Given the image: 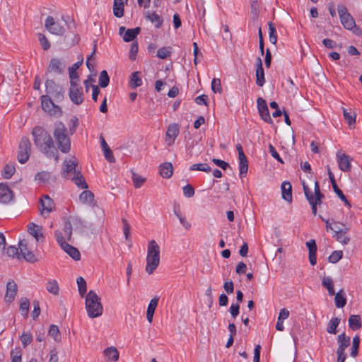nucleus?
I'll list each match as a JSON object with an SVG mask.
<instances>
[{
    "mask_svg": "<svg viewBox=\"0 0 362 362\" xmlns=\"http://www.w3.org/2000/svg\"><path fill=\"white\" fill-rule=\"evenodd\" d=\"M34 144L39 151L48 158L59 161L58 150L51 135L42 127H35L32 131Z\"/></svg>",
    "mask_w": 362,
    "mask_h": 362,
    "instance_id": "f257e3e1",
    "label": "nucleus"
},
{
    "mask_svg": "<svg viewBox=\"0 0 362 362\" xmlns=\"http://www.w3.org/2000/svg\"><path fill=\"white\" fill-rule=\"evenodd\" d=\"M160 247L158 243L151 240L148 243L146 264L145 267L146 272L148 274H151L157 269L160 264Z\"/></svg>",
    "mask_w": 362,
    "mask_h": 362,
    "instance_id": "f03ea898",
    "label": "nucleus"
},
{
    "mask_svg": "<svg viewBox=\"0 0 362 362\" xmlns=\"http://www.w3.org/2000/svg\"><path fill=\"white\" fill-rule=\"evenodd\" d=\"M53 134L57 146V150L64 153H69L71 149V140L67 135L66 128L62 122L56 124Z\"/></svg>",
    "mask_w": 362,
    "mask_h": 362,
    "instance_id": "7ed1b4c3",
    "label": "nucleus"
},
{
    "mask_svg": "<svg viewBox=\"0 0 362 362\" xmlns=\"http://www.w3.org/2000/svg\"><path fill=\"white\" fill-rule=\"evenodd\" d=\"M303 186L306 199L311 205L313 214L315 215L317 206L321 203V199L323 197V195L320 193L319 184L317 181L315 182L314 194H313L309 187L305 183H303Z\"/></svg>",
    "mask_w": 362,
    "mask_h": 362,
    "instance_id": "20e7f679",
    "label": "nucleus"
},
{
    "mask_svg": "<svg viewBox=\"0 0 362 362\" xmlns=\"http://www.w3.org/2000/svg\"><path fill=\"white\" fill-rule=\"evenodd\" d=\"M54 235L57 243L60 245L61 247L64 250V252H66L71 257L75 260H78L80 259L79 251L76 247L71 246L66 242L65 238L63 236V234L61 231L56 230L54 232Z\"/></svg>",
    "mask_w": 362,
    "mask_h": 362,
    "instance_id": "39448f33",
    "label": "nucleus"
},
{
    "mask_svg": "<svg viewBox=\"0 0 362 362\" xmlns=\"http://www.w3.org/2000/svg\"><path fill=\"white\" fill-rule=\"evenodd\" d=\"M337 11L340 21L344 28L346 30H352L356 25L354 18L348 12L346 7L343 4L337 6Z\"/></svg>",
    "mask_w": 362,
    "mask_h": 362,
    "instance_id": "423d86ee",
    "label": "nucleus"
},
{
    "mask_svg": "<svg viewBox=\"0 0 362 362\" xmlns=\"http://www.w3.org/2000/svg\"><path fill=\"white\" fill-rule=\"evenodd\" d=\"M31 153V144L29 139L23 136L19 144L18 152V160L21 163H25L29 159Z\"/></svg>",
    "mask_w": 362,
    "mask_h": 362,
    "instance_id": "0eeeda50",
    "label": "nucleus"
},
{
    "mask_svg": "<svg viewBox=\"0 0 362 362\" xmlns=\"http://www.w3.org/2000/svg\"><path fill=\"white\" fill-rule=\"evenodd\" d=\"M78 160L75 157L66 158L63 162L62 176L65 179H70L78 170H76Z\"/></svg>",
    "mask_w": 362,
    "mask_h": 362,
    "instance_id": "6e6552de",
    "label": "nucleus"
},
{
    "mask_svg": "<svg viewBox=\"0 0 362 362\" xmlns=\"http://www.w3.org/2000/svg\"><path fill=\"white\" fill-rule=\"evenodd\" d=\"M46 95L52 98L57 102L62 100L64 94L62 93V88L57 85L53 80L48 79L45 83Z\"/></svg>",
    "mask_w": 362,
    "mask_h": 362,
    "instance_id": "1a4fd4ad",
    "label": "nucleus"
},
{
    "mask_svg": "<svg viewBox=\"0 0 362 362\" xmlns=\"http://www.w3.org/2000/svg\"><path fill=\"white\" fill-rule=\"evenodd\" d=\"M41 105L43 110L47 112L50 115L59 116L62 114L59 106L55 105L48 95L41 96Z\"/></svg>",
    "mask_w": 362,
    "mask_h": 362,
    "instance_id": "9d476101",
    "label": "nucleus"
},
{
    "mask_svg": "<svg viewBox=\"0 0 362 362\" xmlns=\"http://www.w3.org/2000/svg\"><path fill=\"white\" fill-rule=\"evenodd\" d=\"M334 223L335 224V230L334 231V234L333 235V237L338 242L343 245H346L350 240L349 238L346 235V233L349 230V228L341 222H334Z\"/></svg>",
    "mask_w": 362,
    "mask_h": 362,
    "instance_id": "9b49d317",
    "label": "nucleus"
},
{
    "mask_svg": "<svg viewBox=\"0 0 362 362\" xmlns=\"http://www.w3.org/2000/svg\"><path fill=\"white\" fill-rule=\"evenodd\" d=\"M45 27L49 33L54 35H62L64 33V25H61L59 21H56L51 16L47 17Z\"/></svg>",
    "mask_w": 362,
    "mask_h": 362,
    "instance_id": "f8f14e48",
    "label": "nucleus"
},
{
    "mask_svg": "<svg viewBox=\"0 0 362 362\" xmlns=\"http://www.w3.org/2000/svg\"><path fill=\"white\" fill-rule=\"evenodd\" d=\"M39 202V211L41 215H43L45 212L47 214L51 213L55 209L54 201L47 194L42 195Z\"/></svg>",
    "mask_w": 362,
    "mask_h": 362,
    "instance_id": "ddd939ff",
    "label": "nucleus"
},
{
    "mask_svg": "<svg viewBox=\"0 0 362 362\" xmlns=\"http://www.w3.org/2000/svg\"><path fill=\"white\" fill-rule=\"evenodd\" d=\"M19 250L20 259L23 258L30 263H35L37 261L35 255L32 251L28 250L27 244L23 240L19 242Z\"/></svg>",
    "mask_w": 362,
    "mask_h": 362,
    "instance_id": "4468645a",
    "label": "nucleus"
},
{
    "mask_svg": "<svg viewBox=\"0 0 362 362\" xmlns=\"http://www.w3.org/2000/svg\"><path fill=\"white\" fill-rule=\"evenodd\" d=\"M257 109H258V111H259L261 118L264 121H265L268 123H272V120L271 119L269 109H268V107H267L265 100H264L262 98H259L257 100Z\"/></svg>",
    "mask_w": 362,
    "mask_h": 362,
    "instance_id": "2eb2a0df",
    "label": "nucleus"
},
{
    "mask_svg": "<svg viewBox=\"0 0 362 362\" xmlns=\"http://www.w3.org/2000/svg\"><path fill=\"white\" fill-rule=\"evenodd\" d=\"M82 88L78 85V83L71 84L69 97L74 103L78 105L82 103Z\"/></svg>",
    "mask_w": 362,
    "mask_h": 362,
    "instance_id": "dca6fc26",
    "label": "nucleus"
},
{
    "mask_svg": "<svg viewBox=\"0 0 362 362\" xmlns=\"http://www.w3.org/2000/svg\"><path fill=\"white\" fill-rule=\"evenodd\" d=\"M103 313V306L100 298L95 293L92 291V318L100 317Z\"/></svg>",
    "mask_w": 362,
    "mask_h": 362,
    "instance_id": "f3484780",
    "label": "nucleus"
},
{
    "mask_svg": "<svg viewBox=\"0 0 362 362\" xmlns=\"http://www.w3.org/2000/svg\"><path fill=\"white\" fill-rule=\"evenodd\" d=\"M66 65L64 62L58 58H52L47 66L48 72H53L57 74L63 73Z\"/></svg>",
    "mask_w": 362,
    "mask_h": 362,
    "instance_id": "a211bd4d",
    "label": "nucleus"
},
{
    "mask_svg": "<svg viewBox=\"0 0 362 362\" xmlns=\"http://www.w3.org/2000/svg\"><path fill=\"white\" fill-rule=\"evenodd\" d=\"M180 132L179 126L177 124H171L168 126L166 134H165V141L168 145L172 146L177 137Z\"/></svg>",
    "mask_w": 362,
    "mask_h": 362,
    "instance_id": "6ab92c4d",
    "label": "nucleus"
},
{
    "mask_svg": "<svg viewBox=\"0 0 362 362\" xmlns=\"http://www.w3.org/2000/svg\"><path fill=\"white\" fill-rule=\"evenodd\" d=\"M140 28L139 27L132 29H127L122 26L119 29V33L122 36L124 42H131L139 34Z\"/></svg>",
    "mask_w": 362,
    "mask_h": 362,
    "instance_id": "aec40b11",
    "label": "nucleus"
},
{
    "mask_svg": "<svg viewBox=\"0 0 362 362\" xmlns=\"http://www.w3.org/2000/svg\"><path fill=\"white\" fill-rule=\"evenodd\" d=\"M18 287L13 279L9 280L6 284V292L5 300L6 302L11 303L17 293Z\"/></svg>",
    "mask_w": 362,
    "mask_h": 362,
    "instance_id": "412c9836",
    "label": "nucleus"
},
{
    "mask_svg": "<svg viewBox=\"0 0 362 362\" xmlns=\"http://www.w3.org/2000/svg\"><path fill=\"white\" fill-rule=\"evenodd\" d=\"M13 198V193L8 186L5 184H0V202L6 204Z\"/></svg>",
    "mask_w": 362,
    "mask_h": 362,
    "instance_id": "4be33fe9",
    "label": "nucleus"
},
{
    "mask_svg": "<svg viewBox=\"0 0 362 362\" xmlns=\"http://www.w3.org/2000/svg\"><path fill=\"white\" fill-rule=\"evenodd\" d=\"M42 228L34 223H30L28 225V231L33 235L37 242L43 241L45 238L42 233Z\"/></svg>",
    "mask_w": 362,
    "mask_h": 362,
    "instance_id": "5701e85b",
    "label": "nucleus"
},
{
    "mask_svg": "<svg viewBox=\"0 0 362 362\" xmlns=\"http://www.w3.org/2000/svg\"><path fill=\"white\" fill-rule=\"evenodd\" d=\"M106 362H117L119 359V351L114 346H110L103 351Z\"/></svg>",
    "mask_w": 362,
    "mask_h": 362,
    "instance_id": "b1692460",
    "label": "nucleus"
},
{
    "mask_svg": "<svg viewBox=\"0 0 362 362\" xmlns=\"http://www.w3.org/2000/svg\"><path fill=\"white\" fill-rule=\"evenodd\" d=\"M337 163L341 171L347 172L351 170V159L346 154L337 155Z\"/></svg>",
    "mask_w": 362,
    "mask_h": 362,
    "instance_id": "393cba45",
    "label": "nucleus"
},
{
    "mask_svg": "<svg viewBox=\"0 0 362 362\" xmlns=\"http://www.w3.org/2000/svg\"><path fill=\"white\" fill-rule=\"evenodd\" d=\"M159 298L156 296L153 298L150 303H148L147 310H146V318L149 323L153 322V315L156 310V307L158 306Z\"/></svg>",
    "mask_w": 362,
    "mask_h": 362,
    "instance_id": "a878e982",
    "label": "nucleus"
},
{
    "mask_svg": "<svg viewBox=\"0 0 362 362\" xmlns=\"http://www.w3.org/2000/svg\"><path fill=\"white\" fill-rule=\"evenodd\" d=\"M338 348L337 351H345V349L350 345L351 339L344 332L337 337Z\"/></svg>",
    "mask_w": 362,
    "mask_h": 362,
    "instance_id": "bb28decb",
    "label": "nucleus"
},
{
    "mask_svg": "<svg viewBox=\"0 0 362 362\" xmlns=\"http://www.w3.org/2000/svg\"><path fill=\"white\" fill-rule=\"evenodd\" d=\"M281 196L282 198L291 203L292 202V192H291V185L289 182L284 181L282 182L281 186Z\"/></svg>",
    "mask_w": 362,
    "mask_h": 362,
    "instance_id": "cd10ccee",
    "label": "nucleus"
},
{
    "mask_svg": "<svg viewBox=\"0 0 362 362\" xmlns=\"http://www.w3.org/2000/svg\"><path fill=\"white\" fill-rule=\"evenodd\" d=\"M92 212H93L96 216L95 224L98 226H102L105 219V212L100 206L93 203V200Z\"/></svg>",
    "mask_w": 362,
    "mask_h": 362,
    "instance_id": "c85d7f7f",
    "label": "nucleus"
},
{
    "mask_svg": "<svg viewBox=\"0 0 362 362\" xmlns=\"http://www.w3.org/2000/svg\"><path fill=\"white\" fill-rule=\"evenodd\" d=\"M257 61H258V64H257V67L256 69V83L259 86L262 87V86H263V85L265 83L264 73V69L262 68V64L261 59L258 58Z\"/></svg>",
    "mask_w": 362,
    "mask_h": 362,
    "instance_id": "c756f323",
    "label": "nucleus"
},
{
    "mask_svg": "<svg viewBox=\"0 0 362 362\" xmlns=\"http://www.w3.org/2000/svg\"><path fill=\"white\" fill-rule=\"evenodd\" d=\"M75 185L81 189H88V185L86 182L85 178L80 171L76 173L74 176L70 178Z\"/></svg>",
    "mask_w": 362,
    "mask_h": 362,
    "instance_id": "7c9ffc66",
    "label": "nucleus"
},
{
    "mask_svg": "<svg viewBox=\"0 0 362 362\" xmlns=\"http://www.w3.org/2000/svg\"><path fill=\"white\" fill-rule=\"evenodd\" d=\"M322 286L327 290L329 296H334L335 294L334 281L332 277L328 276H322Z\"/></svg>",
    "mask_w": 362,
    "mask_h": 362,
    "instance_id": "2f4dec72",
    "label": "nucleus"
},
{
    "mask_svg": "<svg viewBox=\"0 0 362 362\" xmlns=\"http://www.w3.org/2000/svg\"><path fill=\"white\" fill-rule=\"evenodd\" d=\"M240 176L245 177L248 170V161L244 153H240L238 157Z\"/></svg>",
    "mask_w": 362,
    "mask_h": 362,
    "instance_id": "473e14b6",
    "label": "nucleus"
},
{
    "mask_svg": "<svg viewBox=\"0 0 362 362\" xmlns=\"http://www.w3.org/2000/svg\"><path fill=\"white\" fill-rule=\"evenodd\" d=\"M174 214L179 219L180 224L185 230H189L191 228V223L188 221L184 214H182L179 208L174 207Z\"/></svg>",
    "mask_w": 362,
    "mask_h": 362,
    "instance_id": "72a5a7b5",
    "label": "nucleus"
},
{
    "mask_svg": "<svg viewBox=\"0 0 362 362\" xmlns=\"http://www.w3.org/2000/svg\"><path fill=\"white\" fill-rule=\"evenodd\" d=\"M173 172V167L170 163H164L160 165V175L164 178H170Z\"/></svg>",
    "mask_w": 362,
    "mask_h": 362,
    "instance_id": "f704fd0d",
    "label": "nucleus"
},
{
    "mask_svg": "<svg viewBox=\"0 0 362 362\" xmlns=\"http://www.w3.org/2000/svg\"><path fill=\"white\" fill-rule=\"evenodd\" d=\"M362 326L361 317L358 315H352L349 318V327L351 329L356 331Z\"/></svg>",
    "mask_w": 362,
    "mask_h": 362,
    "instance_id": "c9c22d12",
    "label": "nucleus"
},
{
    "mask_svg": "<svg viewBox=\"0 0 362 362\" xmlns=\"http://www.w3.org/2000/svg\"><path fill=\"white\" fill-rule=\"evenodd\" d=\"M334 303L335 305L338 308H344L346 304V298L343 289L339 290L337 293L334 294Z\"/></svg>",
    "mask_w": 362,
    "mask_h": 362,
    "instance_id": "e433bc0d",
    "label": "nucleus"
},
{
    "mask_svg": "<svg viewBox=\"0 0 362 362\" xmlns=\"http://www.w3.org/2000/svg\"><path fill=\"white\" fill-rule=\"evenodd\" d=\"M113 13L117 18H121L124 16L123 0H114Z\"/></svg>",
    "mask_w": 362,
    "mask_h": 362,
    "instance_id": "4c0bfd02",
    "label": "nucleus"
},
{
    "mask_svg": "<svg viewBox=\"0 0 362 362\" xmlns=\"http://www.w3.org/2000/svg\"><path fill=\"white\" fill-rule=\"evenodd\" d=\"M343 115L350 127L354 125L356 122V113L352 110L343 108Z\"/></svg>",
    "mask_w": 362,
    "mask_h": 362,
    "instance_id": "58836bf2",
    "label": "nucleus"
},
{
    "mask_svg": "<svg viewBox=\"0 0 362 362\" xmlns=\"http://www.w3.org/2000/svg\"><path fill=\"white\" fill-rule=\"evenodd\" d=\"M52 175L50 173L47 171H42L37 173L35 176V180L38 181L40 183L47 184L49 182Z\"/></svg>",
    "mask_w": 362,
    "mask_h": 362,
    "instance_id": "ea45409f",
    "label": "nucleus"
},
{
    "mask_svg": "<svg viewBox=\"0 0 362 362\" xmlns=\"http://www.w3.org/2000/svg\"><path fill=\"white\" fill-rule=\"evenodd\" d=\"M340 323V319L338 317H332L327 327V332L330 334H336L337 333V328L338 325Z\"/></svg>",
    "mask_w": 362,
    "mask_h": 362,
    "instance_id": "a19ab883",
    "label": "nucleus"
},
{
    "mask_svg": "<svg viewBox=\"0 0 362 362\" xmlns=\"http://www.w3.org/2000/svg\"><path fill=\"white\" fill-rule=\"evenodd\" d=\"M142 85L141 78L139 76V72L135 71L132 74L130 77V86L132 88H136Z\"/></svg>",
    "mask_w": 362,
    "mask_h": 362,
    "instance_id": "79ce46f5",
    "label": "nucleus"
},
{
    "mask_svg": "<svg viewBox=\"0 0 362 362\" xmlns=\"http://www.w3.org/2000/svg\"><path fill=\"white\" fill-rule=\"evenodd\" d=\"M172 54V48L170 47H163L158 49L156 57L161 59L169 57Z\"/></svg>",
    "mask_w": 362,
    "mask_h": 362,
    "instance_id": "37998d69",
    "label": "nucleus"
},
{
    "mask_svg": "<svg viewBox=\"0 0 362 362\" xmlns=\"http://www.w3.org/2000/svg\"><path fill=\"white\" fill-rule=\"evenodd\" d=\"M76 283L78 285V292L81 297H84L87 291V284L85 279L80 276L77 278Z\"/></svg>",
    "mask_w": 362,
    "mask_h": 362,
    "instance_id": "c03bdc74",
    "label": "nucleus"
},
{
    "mask_svg": "<svg viewBox=\"0 0 362 362\" xmlns=\"http://www.w3.org/2000/svg\"><path fill=\"white\" fill-rule=\"evenodd\" d=\"M30 302L27 298H22L21 299L20 311L21 315L27 317L29 312Z\"/></svg>",
    "mask_w": 362,
    "mask_h": 362,
    "instance_id": "a18cd8bd",
    "label": "nucleus"
},
{
    "mask_svg": "<svg viewBox=\"0 0 362 362\" xmlns=\"http://www.w3.org/2000/svg\"><path fill=\"white\" fill-rule=\"evenodd\" d=\"M110 82V78L107 74V72L105 70H103L100 72L98 79L99 86L101 88H105L108 86Z\"/></svg>",
    "mask_w": 362,
    "mask_h": 362,
    "instance_id": "49530a36",
    "label": "nucleus"
},
{
    "mask_svg": "<svg viewBox=\"0 0 362 362\" xmlns=\"http://www.w3.org/2000/svg\"><path fill=\"white\" fill-rule=\"evenodd\" d=\"M48 292L54 295H57L59 293V286L55 280H49L46 286Z\"/></svg>",
    "mask_w": 362,
    "mask_h": 362,
    "instance_id": "de8ad7c7",
    "label": "nucleus"
},
{
    "mask_svg": "<svg viewBox=\"0 0 362 362\" xmlns=\"http://www.w3.org/2000/svg\"><path fill=\"white\" fill-rule=\"evenodd\" d=\"M269 37L271 43L275 45L277 41L276 30L272 22L268 23Z\"/></svg>",
    "mask_w": 362,
    "mask_h": 362,
    "instance_id": "09e8293b",
    "label": "nucleus"
},
{
    "mask_svg": "<svg viewBox=\"0 0 362 362\" xmlns=\"http://www.w3.org/2000/svg\"><path fill=\"white\" fill-rule=\"evenodd\" d=\"M189 170L209 173L211 171V167L206 163H196L191 165Z\"/></svg>",
    "mask_w": 362,
    "mask_h": 362,
    "instance_id": "8fccbe9b",
    "label": "nucleus"
},
{
    "mask_svg": "<svg viewBox=\"0 0 362 362\" xmlns=\"http://www.w3.org/2000/svg\"><path fill=\"white\" fill-rule=\"evenodd\" d=\"M48 334L53 337L55 341H59L60 339V332L58 326L55 325H50Z\"/></svg>",
    "mask_w": 362,
    "mask_h": 362,
    "instance_id": "3c124183",
    "label": "nucleus"
},
{
    "mask_svg": "<svg viewBox=\"0 0 362 362\" xmlns=\"http://www.w3.org/2000/svg\"><path fill=\"white\" fill-rule=\"evenodd\" d=\"M343 256V252L341 250L334 251L328 257V260L330 263L335 264L338 262Z\"/></svg>",
    "mask_w": 362,
    "mask_h": 362,
    "instance_id": "603ef678",
    "label": "nucleus"
},
{
    "mask_svg": "<svg viewBox=\"0 0 362 362\" xmlns=\"http://www.w3.org/2000/svg\"><path fill=\"white\" fill-rule=\"evenodd\" d=\"M6 254L8 257L13 258H17L20 259V250L19 247H16V246H9L6 250Z\"/></svg>",
    "mask_w": 362,
    "mask_h": 362,
    "instance_id": "864d4df0",
    "label": "nucleus"
},
{
    "mask_svg": "<svg viewBox=\"0 0 362 362\" xmlns=\"http://www.w3.org/2000/svg\"><path fill=\"white\" fill-rule=\"evenodd\" d=\"M15 170H15V168H14L13 165H6L4 168V170H3V173H2V176L5 179H9L14 174Z\"/></svg>",
    "mask_w": 362,
    "mask_h": 362,
    "instance_id": "5fc2aeb1",
    "label": "nucleus"
},
{
    "mask_svg": "<svg viewBox=\"0 0 362 362\" xmlns=\"http://www.w3.org/2000/svg\"><path fill=\"white\" fill-rule=\"evenodd\" d=\"M148 18L153 23H155L156 26L157 28H159L161 26L163 23V21L160 18V16L158 15L156 13H151V14L148 15Z\"/></svg>",
    "mask_w": 362,
    "mask_h": 362,
    "instance_id": "6e6d98bb",
    "label": "nucleus"
},
{
    "mask_svg": "<svg viewBox=\"0 0 362 362\" xmlns=\"http://www.w3.org/2000/svg\"><path fill=\"white\" fill-rule=\"evenodd\" d=\"M333 189L334 192L337 194L339 198L344 202V204L348 206L351 207V204L347 200L342 191L338 187L337 185H334Z\"/></svg>",
    "mask_w": 362,
    "mask_h": 362,
    "instance_id": "4d7b16f0",
    "label": "nucleus"
},
{
    "mask_svg": "<svg viewBox=\"0 0 362 362\" xmlns=\"http://www.w3.org/2000/svg\"><path fill=\"white\" fill-rule=\"evenodd\" d=\"M21 340L23 346L25 347L33 341V335L30 332H23L21 337Z\"/></svg>",
    "mask_w": 362,
    "mask_h": 362,
    "instance_id": "13d9d810",
    "label": "nucleus"
},
{
    "mask_svg": "<svg viewBox=\"0 0 362 362\" xmlns=\"http://www.w3.org/2000/svg\"><path fill=\"white\" fill-rule=\"evenodd\" d=\"M64 235L67 238V240H70L71 234H72V226H71V222L68 220H66L64 221Z\"/></svg>",
    "mask_w": 362,
    "mask_h": 362,
    "instance_id": "bf43d9fd",
    "label": "nucleus"
},
{
    "mask_svg": "<svg viewBox=\"0 0 362 362\" xmlns=\"http://www.w3.org/2000/svg\"><path fill=\"white\" fill-rule=\"evenodd\" d=\"M132 180H133L134 187L136 188H139L144 183L145 178L136 175V173H132Z\"/></svg>",
    "mask_w": 362,
    "mask_h": 362,
    "instance_id": "052dcab7",
    "label": "nucleus"
},
{
    "mask_svg": "<svg viewBox=\"0 0 362 362\" xmlns=\"http://www.w3.org/2000/svg\"><path fill=\"white\" fill-rule=\"evenodd\" d=\"M139 47L137 42H132L130 46L129 57L132 61L136 59Z\"/></svg>",
    "mask_w": 362,
    "mask_h": 362,
    "instance_id": "680f3d73",
    "label": "nucleus"
},
{
    "mask_svg": "<svg viewBox=\"0 0 362 362\" xmlns=\"http://www.w3.org/2000/svg\"><path fill=\"white\" fill-rule=\"evenodd\" d=\"M38 39L40 42L41 46L42 47V49L44 50H48L50 47V44L46 36L43 34L40 33L38 35Z\"/></svg>",
    "mask_w": 362,
    "mask_h": 362,
    "instance_id": "e2e57ef3",
    "label": "nucleus"
},
{
    "mask_svg": "<svg viewBox=\"0 0 362 362\" xmlns=\"http://www.w3.org/2000/svg\"><path fill=\"white\" fill-rule=\"evenodd\" d=\"M103 155L105 158L109 162V163H115V158L114 157V155L110 148V147L105 148L103 150Z\"/></svg>",
    "mask_w": 362,
    "mask_h": 362,
    "instance_id": "0e129e2a",
    "label": "nucleus"
},
{
    "mask_svg": "<svg viewBox=\"0 0 362 362\" xmlns=\"http://www.w3.org/2000/svg\"><path fill=\"white\" fill-rule=\"evenodd\" d=\"M71 35L73 36V37H71V40H69V37L67 35L64 37L66 44L69 47L74 46V45L77 44L79 41V37L78 35L74 33H72Z\"/></svg>",
    "mask_w": 362,
    "mask_h": 362,
    "instance_id": "69168bd1",
    "label": "nucleus"
},
{
    "mask_svg": "<svg viewBox=\"0 0 362 362\" xmlns=\"http://www.w3.org/2000/svg\"><path fill=\"white\" fill-rule=\"evenodd\" d=\"M211 89L214 93L221 92V84L219 78H214L211 81Z\"/></svg>",
    "mask_w": 362,
    "mask_h": 362,
    "instance_id": "338daca9",
    "label": "nucleus"
},
{
    "mask_svg": "<svg viewBox=\"0 0 362 362\" xmlns=\"http://www.w3.org/2000/svg\"><path fill=\"white\" fill-rule=\"evenodd\" d=\"M69 75L71 84L78 83L79 81V76L76 71L69 69Z\"/></svg>",
    "mask_w": 362,
    "mask_h": 362,
    "instance_id": "774afa93",
    "label": "nucleus"
}]
</instances>
